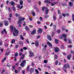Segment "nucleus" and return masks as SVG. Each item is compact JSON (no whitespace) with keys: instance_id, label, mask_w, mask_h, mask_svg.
Returning <instances> with one entry per match:
<instances>
[{"instance_id":"1","label":"nucleus","mask_w":74,"mask_h":74,"mask_svg":"<svg viewBox=\"0 0 74 74\" xmlns=\"http://www.w3.org/2000/svg\"><path fill=\"white\" fill-rule=\"evenodd\" d=\"M18 19L17 23L19 25H18V26L19 27L21 26V24L22 23V21H24V20H25V17H23L22 18L21 16H20L18 17Z\"/></svg>"},{"instance_id":"2","label":"nucleus","mask_w":74,"mask_h":74,"mask_svg":"<svg viewBox=\"0 0 74 74\" xmlns=\"http://www.w3.org/2000/svg\"><path fill=\"white\" fill-rule=\"evenodd\" d=\"M18 33H19L18 30L16 29V28L15 27H14V30L13 32V36L15 37H16V36H18Z\"/></svg>"},{"instance_id":"3","label":"nucleus","mask_w":74,"mask_h":74,"mask_svg":"<svg viewBox=\"0 0 74 74\" xmlns=\"http://www.w3.org/2000/svg\"><path fill=\"white\" fill-rule=\"evenodd\" d=\"M26 60H23L22 63H21L20 64V66H22V67H24V66H25V64L26 63Z\"/></svg>"},{"instance_id":"4","label":"nucleus","mask_w":74,"mask_h":74,"mask_svg":"<svg viewBox=\"0 0 74 74\" xmlns=\"http://www.w3.org/2000/svg\"><path fill=\"white\" fill-rule=\"evenodd\" d=\"M52 1H54V0H45V3H48V4H51Z\"/></svg>"},{"instance_id":"5","label":"nucleus","mask_w":74,"mask_h":74,"mask_svg":"<svg viewBox=\"0 0 74 74\" xmlns=\"http://www.w3.org/2000/svg\"><path fill=\"white\" fill-rule=\"evenodd\" d=\"M54 49L55 50V52H56V53H58V52H59V49L56 47H55L54 48Z\"/></svg>"},{"instance_id":"6","label":"nucleus","mask_w":74,"mask_h":74,"mask_svg":"<svg viewBox=\"0 0 74 74\" xmlns=\"http://www.w3.org/2000/svg\"><path fill=\"white\" fill-rule=\"evenodd\" d=\"M15 65H14L13 66V68H12V70L14 71V70L15 71V72L16 73V74H18V71L17 70H16L15 69Z\"/></svg>"},{"instance_id":"7","label":"nucleus","mask_w":74,"mask_h":74,"mask_svg":"<svg viewBox=\"0 0 74 74\" xmlns=\"http://www.w3.org/2000/svg\"><path fill=\"white\" fill-rule=\"evenodd\" d=\"M35 44L36 47H38L39 45V42L38 41V40H35Z\"/></svg>"},{"instance_id":"8","label":"nucleus","mask_w":74,"mask_h":74,"mask_svg":"<svg viewBox=\"0 0 74 74\" xmlns=\"http://www.w3.org/2000/svg\"><path fill=\"white\" fill-rule=\"evenodd\" d=\"M29 57L32 58V56H34V53H33L32 51L29 52Z\"/></svg>"},{"instance_id":"9","label":"nucleus","mask_w":74,"mask_h":74,"mask_svg":"<svg viewBox=\"0 0 74 74\" xmlns=\"http://www.w3.org/2000/svg\"><path fill=\"white\" fill-rule=\"evenodd\" d=\"M47 44L50 47H52V44L51 42H49L48 41L47 42Z\"/></svg>"},{"instance_id":"10","label":"nucleus","mask_w":74,"mask_h":74,"mask_svg":"<svg viewBox=\"0 0 74 74\" xmlns=\"http://www.w3.org/2000/svg\"><path fill=\"white\" fill-rule=\"evenodd\" d=\"M4 23L5 26H8V25L9 24V23H8V21L5 20L4 21Z\"/></svg>"},{"instance_id":"11","label":"nucleus","mask_w":74,"mask_h":74,"mask_svg":"<svg viewBox=\"0 0 74 74\" xmlns=\"http://www.w3.org/2000/svg\"><path fill=\"white\" fill-rule=\"evenodd\" d=\"M36 33V29H34L31 32V34H34Z\"/></svg>"},{"instance_id":"12","label":"nucleus","mask_w":74,"mask_h":74,"mask_svg":"<svg viewBox=\"0 0 74 74\" xmlns=\"http://www.w3.org/2000/svg\"><path fill=\"white\" fill-rule=\"evenodd\" d=\"M10 29L11 31H13L14 30V27H13V26L12 25L10 26Z\"/></svg>"},{"instance_id":"13","label":"nucleus","mask_w":74,"mask_h":74,"mask_svg":"<svg viewBox=\"0 0 74 74\" xmlns=\"http://www.w3.org/2000/svg\"><path fill=\"white\" fill-rule=\"evenodd\" d=\"M42 29L40 28H39L38 30V33H42Z\"/></svg>"},{"instance_id":"14","label":"nucleus","mask_w":74,"mask_h":74,"mask_svg":"<svg viewBox=\"0 0 74 74\" xmlns=\"http://www.w3.org/2000/svg\"><path fill=\"white\" fill-rule=\"evenodd\" d=\"M71 54H70L67 56V58L68 59V60H70V59H71Z\"/></svg>"},{"instance_id":"15","label":"nucleus","mask_w":74,"mask_h":74,"mask_svg":"<svg viewBox=\"0 0 74 74\" xmlns=\"http://www.w3.org/2000/svg\"><path fill=\"white\" fill-rule=\"evenodd\" d=\"M10 3L11 4V5H12V6H14V5H15V3H14V2L13 1L10 2Z\"/></svg>"},{"instance_id":"16","label":"nucleus","mask_w":74,"mask_h":74,"mask_svg":"<svg viewBox=\"0 0 74 74\" xmlns=\"http://www.w3.org/2000/svg\"><path fill=\"white\" fill-rule=\"evenodd\" d=\"M31 13H32L33 16H35L36 15L35 12H34V11H33V10H31Z\"/></svg>"},{"instance_id":"17","label":"nucleus","mask_w":74,"mask_h":74,"mask_svg":"<svg viewBox=\"0 0 74 74\" xmlns=\"http://www.w3.org/2000/svg\"><path fill=\"white\" fill-rule=\"evenodd\" d=\"M48 12H49V11L48 10V8H47V9H46L45 10V14L47 15L48 14Z\"/></svg>"},{"instance_id":"18","label":"nucleus","mask_w":74,"mask_h":74,"mask_svg":"<svg viewBox=\"0 0 74 74\" xmlns=\"http://www.w3.org/2000/svg\"><path fill=\"white\" fill-rule=\"evenodd\" d=\"M69 6H70V7H72V6L73 5V2L71 1L69 2Z\"/></svg>"},{"instance_id":"19","label":"nucleus","mask_w":74,"mask_h":74,"mask_svg":"<svg viewBox=\"0 0 74 74\" xmlns=\"http://www.w3.org/2000/svg\"><path fill=\"white\" fill-rule=\"evenodd\" d=\"M62 37L63 38H66V37H67V35L66 34H63L62 35Z\"/></svg>"},{"instance_id":"20","label":"nucleus","mask_w":74,"mask_h":74,"mask_svg":"<svg viewBox=\"0 0 74 74\" xmlns=\"http://www.w3.org/2000/svg\"><path fill=\"white\" fill-rule=\"evenodd\" d=\"M6 59H7V57H5L2 60V63H3L4 61L6 60Z\"/></svg>"},{"instance_id":"21","label":"nucleus","mask_w":74,"mask_h":74,"mask_svg":"<svg viewBox=\"0 0 74 74\" xmlns=\"http://www.w3.org/2000/svg\"><path fill=\"white\" fill-rule=\"evenodd\" d=\"M30 71L31 73H33V72H34V69L33 68H31L30 70Z\"/></svg>"},{"instance_id":"22","label":"nucleus","mask_w":74,"mask_h":74,"mask_svg":"<svg viewBox=\"0 0 74 74\" xmlns=\"http://www.w3.org/2000/svg\"><path fill=\"white\" fill-rule=\"evenodd\" d=\"M20 3L21 5H23V0H20Z\"/></svg>"},{"instance_id":"23","label":"nucleus","mask_w":74,"mask_h":74,"mask_svg":"<svg viewBox=\"0 0 74 74\" xmlns=\"http://www.w3.org/2000/svg\"><path fill=\"white\" fill-rule=\"evenodd\" d=\"M47 38L48 40H49L50 41H51L52 40V38H51V36L49 35L47 36Z\"/></svg>"},{"instance_id":"24","label":"nucleus","mask_w":74,"mask_h":74,"mask_svg":"<svg viewBox=\"0 0 74 74\" xmlns=\"http://www.w3.org/2000/svg\"><path fill=\"white\" fill-rule=\"evenodd\" d=\"M22 57H21L20 58L21 60H22L25 58V55H23Z\"/></svg>"},{"instance_id":"25","label":"nucleus","mask_w":74,"mask_h":74,"mask_svg":"<svg viewBox=\"0 0 74 74\" xmlns=\"http://www.w3.org/2000/svg\"><path fill=\"white\" fill-rule=\"evenodd\" d=\"M23 7V5L21 6V7L20 5H18L17 6L18 8H19V9H20V10L22 9V8Z\"/></svg>"},{"instance_id":"26","label":"nucleus","mask_w":74,"mask_h":74,"mask_svg":"<svg viewBox=\"0 0 74 74\" xmlns=\"http://www.w3.org/2000/svg\"><path fill=\"white\" fill-rule=\"evenodd\" d=\"M55 40L56 44H58V42H59V40L56 39H55Z\"/></svg>"},{"instance_id":"27","label":"nucleus","mask_w":74,"mask_h":74,"mask_svg":"<svg viewBox=\"0 0 74 74\" xmlns=\"http://www.w3.org/2000/svg\"><path fill=\"white\" fill-rule=\"evenodd\" d=\"M47 7H42V10L43 11H44V9H45V10H47Z\"/></svg>"},{"instance_id":"28","label":"nucleus","mask_w":74,"mask_h":74,"mask_svg":"<svg viewBox=\"0 0 74 74\" xmlns=\"http://www.w3.org/2000/svg\"><path fill=\"white\" fill-rule=\"evenodd\" d=\"M3 25V21H1L0 23V27H2Z\"/></svg>"},{"instance_id":"29","label":"nucleus","mask_w":74,"mask_h":74,"mask_svg":"<svg viewBox=\"0 0 74 74\" xmlns=\"http://www.w3.org/2000/svg\"><path fill=\"white\" fill-rule=\"evenodd\" d=\"M56 4H57V2H54V3H51V5H52V6H54V5H55Z\"/></svg>"},{"instance_id":"30","label":"nucleus","mask_w":74,"mask_h":74,"mask_svg":"<svg viewBox=\"0 0 74 74\" xmlns=\"http://www.w3.org/2000/svg\"><path fill=\"white\" fill-rule=\"evenodd\" d=\"M23 55H25V54H23V53L22 52H20L18 53V55L19 56H23Z\"/></svg>"},{"instance_id":"31","label":"nucleus","mask_w":74,"mask_h":74,"mask_svg":"<svg viewBox=\"0 0 74 74\" xmlns=\"http://www.w3.org/2000/svg\"><path fill=\"white\" fill-rule=\"evenodd\" d=\"M54 35H55V32H52V34L51 35V37H53L54 36Z\"/></svg>"},{"instance_id":"32","label":"nucleus","mask_w":74,"mask_h":74,"mask_svg":"<svg viewBox=\"0 0 74 74\" xmlns=\"http://www.w3.org/2000/svg\"><path fill=\"white\" fill-rule=\"evenodd\" d=\"M15 40L14 39H13L12 40V42H11L12 44H13L14 43H15Z\"/></svg>"},{"instance_id":"33","label":"nucleus","mask_w":74,"mask_h":74,"mask_svg":"<svg viewBox=\"0 0 74 74\" xmlns=\"http://www.w3.org/2000/svg\"><path fill=\"white\" fill-rule=\"evenodd\" d=\"M58 55L56 54H55L54 55V59H58Z\"/></svg>"},{"instance_id":"34","label":"nucleus","mask_w":74,"mask_h":74,"mask_svg":"<svg viewBox=\"0 0 74 74\" xmlns=\"http://www.w3.org/2000/svg\"><path fill=\"white\" fill-rule=\"evenodd\" d=\"M25 29L26 30V31H27V30H29V28H28V27H27V26H25Z\"/></svg>"},{"instance_id":"35","label":"nucleus","mask_w":74,"mask_h":74,"mask_svg":"<svg viewBox=\"0 0 74 74\" xmlns=\"http://www.w3.org/2000/svg\"><path fill=\"white\" fill-rule=\"evenodd\" d=\"M30 66H27V71H29V69H30Z\"/></svg>"},{"instance_id":"36","label":"nucleus","mask_w":74,"mask_h":74,"mask_svg":"<svg viewBox=\"0 0 74 74\" xmlns=\"http://www.w3.org/2000/svg\"><path fill=\"white\" fill-rule=\"evenodd\" d=\"M12 9H13V11L15 12L16 11V9L14 6H13L12 7Z\"/></svg>"},{"instance_id":"37","label":"nucleus","mask_w":74,"mask_h":74,"mask_svg":"<svg viewBox=\"0 0 74 74\" xmlns=\"http://www.w3.org/2000/svg\"><path fill=\"white\" fill-rule=\"evenodd\" d=\"M14 56L15 57H16V56H18V52H16L15 53Z\"/></svg>"},{"instance_id":"38","label":"nucleus","mask_w":74,"mask_h":74,"mask_svg":"<svg viewBox=\"0 0 74 74\" xmlns=\"http://www.w3.org/2000/svg\"><path fill=\"white\" fill-rule=\"evenodd\" d=\"M68 42L69 44H70L72 43V41L71 40H69Z\"/></svg>"},{"instance_id":"39","label":"nucleus","mask_w":74,"mask_h":74,"mask_svg":"<svg viewBox=\"0 0 74 74\" xmlns=\"http://www.w3.org/2000/svg\"><path fill=\"white\" fill-rule=\"evenodd\" d=\"M5 69H3L1 72V74H3V73H4V72H5Z\"/></svg>"},{"instance_id":"40","label":"nucleus","mask_w":74,"mask_h":74,"mask_svg":"<svg viewBox=\"0 0 74 74\" xmlns=\"http://www.w3.org/2000/svg\"><path fill=\"white\" fill-rule=\"evenodd\" d=\"M8 10L9 11V12H11V8H10V7H8Z\"/></svg>"},{"instance_id":"41","label":"nucleus","mask_w":74,"mask_h":74,"mask_svg":"<svg viewBox=\"0 0 74 74\" xmlns=\"http://www.w3.org/2000/svg\"><path fill=\"white\" fill-rule=\"evenodd\" d=\"M20 38L21 40H23L24 39V38L22 35L20 36Z\"/></svg>"},{"instance_id":"42","label":"nucleus","mask_w":74,"mask_h":74,"mask_svg":"<svg viewBox=\"0 0 74 74\" xmlns=\"http://www.w3.org/2000/svg\"><path fill=\"white\" fill-rule=\"evenodd\" d=\"M63 68H64L65 69H67V65H66V64L64 65Z\"/></svg>"},{"instance_id":"43","label":"nucleus","mask_w":74,"mask_h":74,"mask_svg":"<svg viewBox=\"0 0 74 74\" xmlns=\"http://www.w3.org/2000/svg\"><path fill=\"white\" fill-rule=\"evenodd\" d=\"M19 44L20 45H23V42L21 41H20L19 42Z\"/></svg>"},{"instance_id":"44","label":"nucleus","mask_w":74,"mask_h":74,"mask_svg":"<svg viewBox=\"0 0 74 74\" xmlns=\"http://www.w3.org/2000/svg\"><path fill=\"white\" fill-rule=\"evenodd\" d=\"M53 19L54 21H55V20H56V16H53Z\"/></svg>"},{"instance_id":"45","label":"nucleus","mask_w":74,"mask_h":74,"mask_svg":"<svg viewBox=\"0 0 74 74\" xmlns=\"http://www.w3.org/2000/svg\"><path fill=\"white\" fill-rule=\"evenodd\" d=\"M58 63L59 62H58V60L56 61L55 63V65H57L58 64Z\"/></svg>"},{"instance_id":"46","label":"nucleus","mask_w":74,"mask_h":74,"mask_svg":"<svg viewBox=\"0 0 74 74\" xmlns=\"http://www.w3.org/2000/svg\"><path fill=\"white\" fill-rule=\"evenodd\" d=\"M70 16V14H69V13H66V16L68 17L69 16Z\"/></svg>"},{"instance_id":"47","label":"nucleus","mask_w":74,"mask_h":74,"mask_svg":"<svg viewBox=\"0 0 74 74\" xmlns=\"http://www.w3.org/2000/svg\"><path fill=\"white\" fill-rule=\"evenodd\" d=\"M9 52L6 53L5 54V56H8V55H9Z\"/></svg>"},{"instance_id":"48","label":"nucleus","mask_w":74,"mask_h":74,"mask_svg":"<svg viewBox=\"0 0 74 74\" xmlns=\"http://www.w3.org/2000/svg\"><path fill=\"white\" fill-rule=\"evenodd\" d=\"M67 65L68 66V67L69 69H70V65L69 64L67 63Z\"/></svg>"},{"instance_id":"49","label":"nucleus","mask_w":74,"mask_h":74,"mask_svg":"<svg viewBox=\"0 0 74 74\" xmlns=\"http://www.w3.org/2000/svg\"><path fill=\"white\" fill-rule=\"evenodd\" d=\"M63 69L64 70V72L66 73V72H67V70H66V68H63Z\"/></svg>"},{"instance_id":"50","label":"nucleus","mask_w":74,"mask_h":74,"mask_svg":"<svg viewBox=\"0 0 74 74\" xmlns=\"http://www.w3.org/2000/svg\"><path fill=\"white\" fill-rule=\"evenodd\" d=\"M42 51H46V48H43L42 49Z\"/></svg>"},{"instance_id":"51","label":"nucleus","mask_w":74,"mask_h":74,"mask_svg":"<svg viewBox=\"0 0 74 74\" xmlns=\"http://www.w3.org/2000/svg\"><path fill=\"white\" fill-rule=\"evenodd\" d=\"M20 16V14H18L17 13H16V17H17V16Z\"/></svg>"},{"instance_id":"52","label":"nucleus","mask_w":74,"mask_h":74,"mask_svg":"<svg viewBox=\"0 0 74 74\" xmlns=\"http://www.w3.org/2000/svg\"><path fill=\"white\" fill-rule=\"evenodd\" d=\"M35 71L36 73H37V74H38V70L37 69H35Z\"/></svg>"},{"instance_id":"53","label":"nucleus","mask_w":74,"mask_h":74,"mask_svg":"<svg viewBox=\"0 0 74 74\" xmlns=\"http://www.w3.org/2000/svg\"><path fill=\"white\" fill-rule=\"evenodd\" d=\"M72 20L73 21H74V14L72 15Z\"/></svg>"},{"instance_id":"54","label":"nucleus","mask_w":74,"mask_h":74,"mask_svg":"<svg viewBox=\"0 0 74 74\" xmlns=\"http://www.w3.org/2000/svg\"><path fill=\"white\" fill-rule=\"evenodd\" d=\"M12 14L11 13H10V15H9V16L10 18H11L12 17Z\"/></svg>"},{"instance_id":"55","label":"nucleus","mask_w":74,"mask_h":74,"mask_svg":"<svg viewBox=\"0 0 74 74\" xmlns=\"http://www.w3.org/2000/svg\"><path fill=\"white\" fill-rule=\"evenodd\" d=\"M60 19H62V16L61 15V14H60Z\"/></svg>"},{"instance_id":"56","label":"nucleus","mask_w":74,"mask_h":74,"mask_svg":"<svg viewBox=\"0 0 74 74\" xmlns=\"http://www.w3.org/2000/svg\"><path fill=\"white\" fill-rule=\"evenodd\" d=\"M37 23L38 24V25H40V24H41V22L40 21H38L37 22Z\"/></svg>"},{"instance_id":"57","label":"nucleus","mask_w":74,"mask_h":74,"mask_svg":"<svg viewBox=\"0 0 74 74\" xmlns=\"http://www.w3.org/2000/svg\"><path fill=\"white\" fill-rule=\"evenodd\" d=\"M3 31L4 32H5V33H7V32H6V30H5V29H4Z\"/></svg>"},{"instance_id":"58","label":"nucleus","mask_w":74,"mask_h":74,"mask_svg":"<svg viewBox=\"0 0 74 74\" xmlns=\"http://www.w3.org/2000/svg\"><path fill=\"white\" fill-rule=\"evenodd\" d=\"M66 14L65 13H64L62 14V16L64 17H65V16H66Z\"/></svg>"},{"instance_id":"59","label":"nucleus","mask_w":74,"mask_h":74,"mask_svg":"<svg viewBox=\"0 0 74 74\" xmlns=\"http://www.w3.org/2000/svg\"><path fill=\"white\" fill-rule=\"evenodd\" d=\"M14 61L15 62L16 61V57H15L14 58Z\"/></svg>"},{"instance_id":"60","label":"nucleus","mask_w":74,"mask_h":74,"mask_svg":"<svg viewBox=\"0 0 74 74\" xmlns=\"http://www.w3.org/2000/svg\"><path fill=\"white\" fill-rule=\"evenodd\" d=\"M44 62L45 63H47V61L46 60H44Z\"/></svg>"},{"instance_id":"61","label":"nucleus","mask_w":74,"mask_h":74,"mask_svg":"<svg viewBox=\"0 0 74 74\" xmlns=\"http://www.w3.org/2000/svg\"><path fill=\"white\" fill-rule=\"evenodd\" d=\"M19 47V45H16V48H18Z\"/></svg>"},{"instance_id":"62","label":"nucleus","mask_w":74,"mask_h":74,"mask_svg":"<svg viewBox=\"0 0 74 74\" xmlns=\"http://www.w3.org/2000/svg\"><path fill=\"white\" fill-rule=\"evenodd\" d=\"M68 48H72V45L68 46Z\"/></svg>"},{"instance_id":"63","label":"nucleus","mask_w":74,"mask_h":74,"mask_svg":"<svg viewBox=\"0 0 74 74\" xmlns=\"http://www.w3.org/2000/svg\"><path fill=\"white\" fill-rule=\"evenodd\" d=\"M19 64V62H18L17 63H16V66H18V64Z\"/></svg>"},{"instance_id":"64","label":"nucleus","mask_w":74,"mask_h":74,"mask_svg":"<svg viewBox=\"0 0 74 74\" xmlns=\"http://www.w3.org/2000/svg\"><path fill=\"white\" fill-rule=\"evenodd\" d=\"M23 49L22 48L21 49H20V52H23Z\"/></svg>"}]
</instances>
